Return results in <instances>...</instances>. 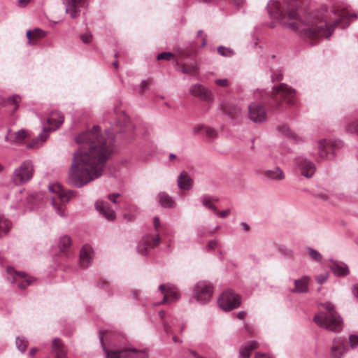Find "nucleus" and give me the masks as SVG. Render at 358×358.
Masks as SVG:
<instances>
[{
    "label": "nucleus",
    "instance_id": "44",
    "mask_svg": "<svg viewBox=\"0 0 358 358\" xmlns=\"http://www.w3.org/2000/svg\"><path fill=\"white\" fill-rule=\"evenodd\" d=\"M278 130L280 133H282V134L286 135V136H290L292 134L291 131L289 130V128L288 127V126H287L285 124L278 126Z\"/></svg>",
    "mask_w": 358,
    "mask_h": 358
},
{
    "label": "nucleus",
    "instance_id": "51",
    "mask_svg": "<svg viewBox=\"0 0 358 358\" xmlns=\"http://www.w3.org/2000/svg\"><path fill=\"white\" fill-rule=\"evenodd\" d=\"M101 287H103L106 291L108 292V295H112V293L108 290L109 288V284L106 281H103L101 284Z\"/></svg>",
    "mask_w": 358,
    "mask_h": 358
},
{
    "label": "nucleus",
    "instance_id": "4",
    "mask_svg": "<svg viewBox=\"0 0 358 358\" xmlns=\"http://www.w3.org/2000/svg\"><path fill=\"white\" fill-rule=\"evenodd\" d=\"M106 332L99 331V340L105 358H148V353L144 350H138L131 347H121L113 344L106 347L103 343Z\"/></svg>",
    "mask_w": 358,
    "mask_h": 358
},
{
    "label": "nucleus",
    "instance_id": "48",
    "mask_svg": "<svg viewBox=\"0 0 358 358\" xmlns=\"http://www.w3.org/2000/svg\"><path fill=\"white\" fill-rule=\"evenodd\" d=\"M215 83L220 87H227L229 85L227 79H217Z\"/></svg>",
    "mask_w": 358,
    "mask_h": 358
},
{
    "label": "nucleus",
    "instance_id": "46",
    "mask_svg": "<svg viewBox=\"0 0 358 358\" xmlns=\"http://www.w3.org/2000/svg\"><path fill=\"white\" fill-rule=\"evenodd\" d=\"M230 213H231L230 209H227V210H222V211H219L217 210V212H215L214 213L217 215L220 218H225L229 215Z\"/></svg>",
    "mask_w": 358,
    "mask_h": 358
},
{
    "label": "nucleus",
    "instance_id": "58",
    "mask_svg": "<svg viewBox=\"0 0 358 358\" xmlns=\"http://www.w3.org/2000/svg\"><path fill=\"white\" fill-rule=\"evenodd\" d=\"M39 351V349L37 348H32L29 352L30 357H34L35 354Z\"/></svg>",
    "mask_w": 358,
    "mask_h": 358
},
{
    "label": "nucleus",
    "instance_id": "57",
    "mask_svg": "<svg viewBox=\"0 0 358 358\" xmlns=\"http://www.w3.org/2000/svg\"><path fill=\"white\" fill-rule=\"evenodd\" d=\"M255 358H272L269 355L264 353H257Z\"/></svg>",
    "mask_w": 358,
    "mask_h": 358
},
{
    "label": "nucleus",
    "instance_id": "32",
    "mask_svg": "<svg viewBox=\"0 0 358 358\" xmlns=\"http://www.w3.org/2000/svg\"><path fill=\"white\" fill-rule=\"evenodd\" d=\"M11 228V222L3 215H0V237L7 234Z\"/></svg>",
    "mask_w": 358,
    "mask_h": 358
},
{
    "label": "nucleus",
    "instance_id": "22",
    "mask_svg": "<svg viewBox=\"0 0 358 358\" xmlns=\"http://www.w3.org/2000/svg\"><path fill=\"white\" fill-rule=\"evenodd\" d=\"M330 268L334 274L338 277H344L350 273L348 265L343 262L331 260Z\"/></svg>",
    "mask_w": 358,
    "mask_h": 358
},
{
    "label": "nucleus",
    "instance_id": "10",
    "mask_svg": "<svg viewBox=\"0 0 358 358\" xmlns=\"http://www.w3.org/2000/svg\"><path fill=\"white\" fill-rule=\"evenodd\" d=\"M34 167L31 161L25 160L13 171L12 181L16 185H23L31 179Z\"/></svg>",
    "mask_w": 358,
    "mask_h": 358
},
{
    "label": "nucleus",
    "instance_id": "38",
    "mask_svg": "<svg viewBox=\"0 0 358 358\" xmlns=\"http://www.w3.org/2000/svg\"><path fill=\"white\" fill-rule=\"evenodd\" d=\"M346 131L350 134L358 133V120L349 122L346 125Z\"/></svg>",
    "mask_w": 358,
    "mask_h": 358
},
{
    "label": "nucleus",
    "instance_id": "45",
    "mask_svg": "<svg viewBox=\"0 0 358 358\" xmlns=\"http://www.w3.org/2000/svg\"><path fill=\"white\" fill-rule=\"evenodd\" d=\"M328 273H323L315 276V280L319 284L324 283L328 278Z\"/></svg>",
    "mask_w": 358,
    "mask_h": 358
},
{
    "label": "nucleus",
    "instance_id": "14",
    "mask_svg": "<svg viewBox=\"0 0 358 358\" xmlns=\"http://www.w3.org/2000/svg\"><path fill=\"white\" fill-rule=\"evenodd\" d=\"M348 352L349 347L343 338H336L333 339L330 348L331 358H343Z\"/></svg>",
    "mask_w": 358,
    "mask_h": 358
},
{
    "label": "nucleus",
    "instance_id": "24",
    "mask_svg": "<svg viewBox=\"0 0 358 358\" xmlns=\"http://www.w3.org/2000/svg\"><path fill=\"white\" fill-rule=\"evenodd\" d=\"M45 33L41 29L36 28L34 30H28L26 33L27 38V44L30 45H35L37 41L44 37Z\"/></svg>",
    "mask_w": 358,
    "mask_h": 358
},
{
    "label": "nucleus",
    "instance_id": "50",
    "mask_svg": "<svg viewBox=\"0 0 358 358\" xmlns=\"http://www.w3.org/2000/svg\"><path fill=\"white\" fill-rule=\"evenodd\" d=\"M217 245V243L216 240H211L208 243V248L210 250H214L215 248H216Z\"/></svg>",
    "mask_w": 358,
    "mask_h": 358
},
{
    "label": "nucleus",
    "instance_id": "17",
    "mask_svg": "<svg viewBox=\"0 0 358 358\" xmlns=\"http://www.w3.org/2000/svg\"><path fill=\"white\" fill-rule=\"evenodd\" d=\"M297 164L300 169L301 173L307 178H311L316 171L315 164L306 157H301L299 158Z\"/></svg>",
    "mask_w": 358,
    "mask_h": 358
},
{
    "label": "nucleus",
    "instance_id": "54",
    "mask_svg": "<svg viewBox=\"0 0 358 358\" xmlns=\"http://www.w3.org/2000/svg\"><path fill=\"white\" fill-rule=\"evenodd\" d=\"M164 329L167 334L171 332V327L167 322L164 323Z\"/></svg>",
    "mask_w": 358,
    "mask_h": 358
},
{
    "label": "nucleus",
    "instance_id": "43",
    "mask_svg": "<svg viewBox=\"0 0 358 358\" xmlns=\"http://www.w3.org/2000/svg\"><path fill=\"white\" fill-rule=\"evenodd\" d=\"M205 132L208 137L212 138H214L217 136L216 130L212 127H205Z\"/></svg>",
    "mask_w": 358,
    "mask_h": 358
},
{
    "label": "nucleus",
    "instance_id": "59",
    "mask_svg": "<svg viewBox=\"0 0 358 358\" xmlns=\"http://www.w3.org/2000/svg\"><path fill=\"white\" fill-rule=\"evenodd\" d=\"M205 127L203 125H197L194 128V133H199L201 130L205 129Z\"/></svg>",
    "mask_w": 358,
    "mask_h": 358
},
{
    "label": "nucleus",
    "instance_id": "42",
    "mask_svg": "<svg viewBox=\"0 0 358 358\" xmlns=\"http://www.w3.org/2000/svg\"><path fill=\"white\" fill-rule=\"evenodd\" d=\"M173 55L170 52H163L157 55V59H165L169 61L173 57Z\"/></svg>",
    "mask_w": 358,
    "mask_h": 358
},
{
    "label": "nucleus",
    "instance_id": "55",
    "mask_svg": "<svg viewBox=\"0 0 358 358\" xmlns=\"http://www.w3.org/2000/svg\"><path fill=\"white\" fill-rule=\"evenodd\" d=\"M247 315V313L244 310L240 311L237 313V317L239 320H243Z\"/></svg>",
    "mask_w": 358,
    "mask_h": 358
},
{
    "label": "nucleus",
    "instance_id": "35",
    "mask_svg": "<svg viewBox=\"0 0 358 358\" xmlns=\"http://www.w3.org/2000/svg\"><path fill=\"white\" fill-rule=\"evenodd\" d=\"M71 238L68 236H63L59 241V248L62 252H64L71 245Z\"/></svg>",
    "mask_w": 358,
    "mask_h": 358
},
{
    "label": "nucleus",
    "instance_id": "15",
    "mask_svg": "<svg viewBox=\"0 0 358 358\" xmlns=\"http://www.w3.org/2000/svg\"><path fill=\"white\" fill-rule=\"evenodd\" d=\"M89 0H64L65 10L71 18H76L80 14V8L85 7Z\"/></svg>",
    "mask_w": 358,
    "mask_h": 358
},
{
    "label": "nucleus",
    "instance_id": "5",
    "mask_svg": "<svg viewBox=\"0 0 358 358\" xmlns=\"http://www.w3.org/2000/svg\"><path fill=\"white\" fill-rule=\"evenodd\" d=\"M296 90L289 87L285 83H281L278 86H273L272 89V99L271 106L274 110H278L282 101H285L288 104L294 105L295 101Z\"/></svg>",
    "mask_w": 358,
    "mask_h": 358
},
{
    "label": "nucleus",
    "instance_id": "8",
    "mask_svg": "<svg viewBox=\"0 0 358 358\" xmlns=\"http://www.w3.org/2000/svg\"><path fill=\"white\" fill-rule=\"evenodd\" d=\"M154 227L157 232L155 235L152 234H146L145 235L141 240L140 241L137 250L138 252L142 255H146L148 253V251L157 246L160 242V237L159 234V228L160 226V222L158 217H154Z\"/></svg>",
    "mask_w": 358,
    "mask_h": 358
},
{
    "label": "nucleus",
    "instance_id": "47",
    "mask_svg": "<svg viewBox=\"0 0 358 358\" xmlns=\"http://www.w3.org/2000/svg\"><path fill=\"white\" fill-rule=\"evenodd\" d=\"M92 34L90 33H85L80 36V39L84 43H89L91 41Z\"/></svg>",
    "mask_w": 358,
    "mask_h": 358
},
{
    "label": "nucleus",
    "instance_id": "39",
    "mask_svg": "<svg viewBox=\"0 0 358 358\" xmlns=\"http://www.w3.org/2000/svg\"><path fill=\"white\" fill-rule=\"evenodd\" d=\"M349 343V348H350L352 350H355L358 346V335L357 334H350L348 338Z\"/></svg>",
    "mask_w": 358,
    "mask_h": 358
},
{
    "label": "nucleus",
    "instance_id": "26",
    "mask_svg": "<svg viewBox=\"0 0 358 358\" xmlns=\"http://www.w3.org/2000/svg\"><path fill=\"white\" fill-rule=\"evenodd\" d=\"M263 176L272 180H282L285 178V174L278 166L273 169L266 170L263 172Z\"/></svg>",
    "mask_w": 358,
    "mask_h": 358
},
{
    "label": "nucleus",
    "instance_id": "36",
    "mask_svg": "<svg viewBox=\"0 0 358 358\" xmlns=\"http://www.w3.org/2000/svg\"><path fill=\"white\" fill-rule=\"evenodd\" d=\"M217 52L222 55V57H231L234 55L235 52L233 49L230 48H226L224 46H219L217 48Z\"/></svg>",
    "mask_w": 358,
    "mask_h": 358
},
{
    "label": "nucleus",
    "instance_id": "11",
    "mask_svg": "<svg viewBox=\"0 0 358 358\" xmlns=\"http://www.w3.org/2000/svg\"><path fill=\"white\" fill-rule=\"evenodd\" d=\"M220 307L225 310H231L238 308L241 304V297L231 289L222 292L218 299Z\"/></svg>",
    "mask_w": 358,
    "mask_h": 358
},
{
    "label": "nucleus",
    "instance_id": "13",
    "mask_svg": "<svg viewBox=\"0 0 358 358\" xmlns=\"http://www.w3.org/2000/svg\"><path fill=\"white\" fill-rule=\"evenodd\" d=\"M248 117L252 122L262 123L266 120V110L259 103L256 102L250 103L248 106Z\"/></svg>",
    "mask_w": 358,
    "mask_h": 358
},
{
    "label": "nucleus",
    "instance_id": "9",
    "mask_svg": "<svg viewBox=\"0 0 358 358\" xmlns=\"http://www.w3.org/2000/svg\"><path fill=\"white\" fill-rule=\"evenodd\" d=\"M213 293V286L208 281H199L192 287V296L201 304L208 303L212 299Z\"/></svg>",
    "mask_w": 358,
    "mask_h": 358
},
{
    "label": "nucleus",
    "instance_id": "25",
    "mask_svg": "<svg viewBox=\"0 0 358 358\" xmlns=\"http://www.w3.org/2000/svg\"><path fill=\"white\" fill-rule=\"evenodd\" d=\"M310 278L307 275L303 276L299 280H294L295 287L292 289L294 293H306L308 291V284Z\"/></svg>",
    "mask_w": 358,
    "mask_h": 358
},
{
    "label": "nucleus",
    "instance_id": "60",
    "mask_svg": "<svg viewBox=\"0 0 358 358\" xmlns=\"http://www.w3.org/2000/svg\"><path fill=\"white\" fill-rule=\"evenodd\" d=\"M241 225L245 231H248L250 230V226L246 222H242Z\"/></svg>",
    "mask_w": 358,
    "mask_h": 358
},
{
    "label": "nucleus",
    "instance_id": "40",
    "mask_svg": "<svg viewBox=\"0 0 358 358\" xmlns=\"http://www.w3.org/2000/svg\"><path fill=\"white\" fill-rule=\"evenodd\" d=\"M167 295L173 301H177L180 297V294L177 290H173L171 287H168Z\"/></svg>",
    "mask_w": 358,
    "mask_h": 358
},
{
    "label": "nucleus",
    "instance_id": "18",
    "mask_svg": "<svg viewBox=\"0 0 358 358\" xmlns=\"http://www.w3.org/2000/svg\"><path fill=\"white\" fill-rule=\"evenodd\" d=\"M96 210L108 221H113L115 219V212L109 207L108 202L99 200L95 203Z\"/></svg>",
    "mask_w": 358,
    "mask_h": 358
},
{
    "label": "nucleus",
    "instance_id": "1",
    "mask_svg": "<svg viewBox=\"0 0 358 358\" xmlns=\"http://www.w3.org/2000/svg\"><path fill=\"white\" fill-rule=\"evenodd\" d=\"M117 121L106 129L107 138L100 134V127L82 132L76 138L80 145L73 154L69 171L68 182L80 188L102 176L106 163L113 151V140L120 135L123 138L132 136L134 127L124 111L115 110Z\"/></svg>",
    "mask_w": 358,
    "mask_h": 358
},
{
    "label": "nucleus",
    "instance_id": "28",
    "mask_svg": "<svg viewBox=\"0 0 358 358\" xmlns=\"http://www.w3.org/2000/svg\"><path fill=\"white\" fill-rule=\"evenodd\" d=\"M159 201L164 208H173L176 206L173 199L166 192H159L158 194Z\"/></svg>",
    "mask_w": 358,
    "mask_h": 358
},
{
    "label": "nucleus",
    "instance_id": "61",
    "mask_svg": "<svg viewBox=\"0 0 358 358\" xmlns=\"http://www.w3.org/2000/svg\"><path fill=\"white\" fill-rule=\"evenodd\" d=\"M148 86V83L146 80H142V82L141 83V88L142 89V91H141V93L143 92V90L145 87H147Z\"/></svg>",
    "mask_w": 358,
    "mask_h": 358
},
{
    "label": "nucleus",
    "instance_id": "6",
    "mask_svg": "<svg viewBox=\"0 0 358 358\" xmlns=\"http://www.w3.org/2000/svg\"><path fill=\"white\" fill-rule=\"evenodd\" d=\"M48 189L50 192L56 194V197L52 198V205L56 213L62 217H65L66 213L63 206L74 196L75 192L73 191H64L62 186L57 183L49 185Z\"/></svg>",
    "mask_w": 358,
    "mask_h": 358
},
{
    "label": "nucleus",
    "instance_id": "31",
    "mask_svg": "<svg viewBox=\"0 0 358 358\" xmlns=\"http://www.w3.org/2000/svg\"><path fill=\"white\" fill-rule=\"evenodd\" d=\"M29 136L28 131L25 129H20L15 134L13 140H10L11 143L17 144L23 143L24 141Z\"/></svg>",
    "mask_w": 358,
    "mask_h": 358
},
{
    "label": "nucleus",
    "instance_id": "37",
    "mask_svg": "<svg viewBox=\"0 0 358 358\" xmlns=\"http://www.w3.org/2000/svg\"><path fill=\"white\" fill-rule=\"evenodd\" d=\"M180 68L181 71L185 74L195 73L198 71L199 69L198 65L196 64H193L191 65L182 64Z\"/></svg>",
    "mask_w": 358,
    "mask_h": 358
},
{
    "label": "nucleus",
    "instance_id": "21",
    "mask_svg": "<svg viewBox=\"0 0 358 358\" xmlns=\"http://www.w3.org/2000/svg\"><path fill=\"white\" fill-rule=\"evenodd\" d=\"M193 179L185 171H182L178 177L177 184L179 189L188 191L193 187Z\"/></svg>",
    "mask_w": 358,
    "mask_h": 358
},
{
    "label": "nucleus",
    "instance_id": "56",
    "mask_svg": "<svg viewBox=\"0 0 358 358\" xmlns=\"http://www.w3.org/2000/svg\"><path fill=\"white\" fill-rule=\"evenodd\" d=\"M159 289L160 290V292L163 294H167V290H168V288H166V286L165 285H160L159 286Z\"/></svg>",
    "mask_w": 358,
    "mask_h": 358
},
{
    "label": "nucleus",
    "instance_id": "20",
    "mask_svg": "<svg viewBox=\"0 0 358 358\" xmlns=\"http://www.w3.org/2000/svg\"><path fill=\"white\" fill-rule=\"evenodd\" d=\"M93 257V250L90 245H85L80 252V263L81 266L88 267L92 263Z\"/></svg>",
    "mask_w": 358,
    "mask_h": 358
},
{
    "label": "nucleus",
    "instance_id": "7",
    "mask_svg": "<svg viewBox=\"0 0 358 358\" xmlns=\"http://www.w3.org/2000/svg\"><path fill=\"white\" fill-rule=\"evenodd\" d=\"M341 144L340 141L320 139L317 143L316 152L313 155L322 159H332L336 150L341 147Z\"/></svg>",
    "mask_w": 358,
    "mask_h": 358
},
{
    "label": "nucleus",
    "instance_id": "16",
    "mask_svg": "<svg viewBox=\"0 0 358 358\" xmlns=\"http://www.w3.org/2000/svg\"><path fill=\"white\" fill-rule=\"evenodd\" d=\"M189 92L192 95L205 101L210 102L213 100L211 91L201 84L192 85L189 88Z\"/></svg>",
    "mask_w": 358,
    "mask_h": 358
},
{
    "label": "nucleus",
    "instance_id": "64",
    "mask_svg": "<svg viewBox=\"0 0 358 358\" xmlns=\"http://www.w3.org/2000/svg\"><path fill=\"white\" fill-rule=\"evenodd\" d=\"M317 196L319 198L322 199V200H324V201L328 199L327 195L326 194H324H324L322 193V194H317Z\"/></svg>",
    "mask_w": 358,
    "mask_h": 358
},
{
    "label": "nucleus",
    "instance_id": "29",
    "mask_svg": "<svg viewBox=\"0 0 358 358\" xmlns=\"http://www.w3.org/2000/svg\"><path fill=\"white\" fill-rule=\"evenodd\" d=\"M222 110L223 113L231 118H235L241 113V109L237 106H228L227 103L222 104Z\"/></svg>",
    "mask_w": 358,
    "mask_h": 358
},
{
    "label": "nucleus",
    "instance_id": "19",
    "mask_svg": "<svg viewBox=\"0 0 358 358\" xmlns=\"http://www.w3.org/2000/svg\"><path fill=\"white\" fill-rule=\"evenodd\" d=\"M63 122L64 117L59 112L52 111L47 118V122L48 124V127H46L47 130L48 132L50 131L55 130L62 124Z\"/></svg>",
    "mask_w": 358,
    "mask_h": 358
},
{
    "label": "nucleus",
    "instance_id": "33",
    "mask_svg": "<svg viewBox=\"0 0 358 358\" xmlns=\"http://www.w3.org/2000/svg\"><path fill=\"white\" fill-rule=\"evenodd\" d=\"M15 344L17 348L22 353L26 351L29 345L28 341L24 337H17L15 339Z\"/></svg>",
    "mask_w": 358,
    "mask_h": 358
},
{
    "label": "nucleus",
    "instance_id": "34",
    "mask_svg": "<svg viewBox=\"0 0 358 358\" xmlns=\"http://www.w3.org/2000/svg\"><path fill=\"white\" fill-rule=\"evenodd\" d=\"M307 252L309 255V257L313 259V261L316 262H321L322 260V255L321 253L316 250L315 249L308 247L307 248Z\"/></svg>",
    "mask_w": 358,
    "mask_h": 358
},
{
    "label": "nucleus",
    "instance_id": "23",
    "mask_svg": "<svg viewBox=\"0 0 358 358\" xmlns=\"http://www.w3.org/2000/svg\"><path fill=\"white\" fill-rule=\"evenodd\" d=\"M48 131L46 127L43 128V131L36 137L34 138L32 141L27 144V148L31 149H36L43 145L48 137Z\"/></svg>",
    "mask_w": 358,
    "mask_h": 358
},
{
    "label": "nucleus",
    "instance_id": "63",
    "mask_svg": "<svg viewBox=\"0 0 358 358\" xmlns=\"http://www.w3.org/2000/svg\"><path fill=\"white\" fill-rule=\"evenodd\" d=\"M10 131H11L10 129H8V134H7V135L5 136V140H6V141H9V142H10V140H13V138H11L10 137Z\"/></svg>",
    "mask_w": 358,
    "mask_h": 358
},
{
    "label": "nucleus",
    "instance_id": "3",
    "mask_svg": "<svg viewBox=\"0 0 358 358\" xmlns=\"http://www.w3.org/2000/svg\"><path fill=\"white\" fill-rule=\"evenodd\" d=\"M320 306L325 310H321L314 316L313 320L317 325L330 331H341L343 327V320L336 310L334 304L327 301L321 303Z\"/></svg>",
    "mask_w": 358,
    "mask_h": 358
},
{
    "label": "nucleus",
    "instance_id": "62",
    "mask_svg": "<svg viewBox=\"0 0 358 358\" xmlns=\"http://www.w3.org/2000/svg\"><path fill=\"white\" fill-rule=\"evenodd\" d=\"M206 43H207V39H206V35L204 34V36H203L202 38V41H201V46L202 48L205 47L206 45Z\"/></svg>",
    "mask_w": 358,
    "mask_h": 358
},
{
    "label": "nucleus",
    "instance_id": "27",
    "mask_svg": "<svg viewBox=\"0 0 358 358\" xmlns=\"http://www.w3.org/2000/svg\"><path fill=\"white\" fill-rule=\"evenodd\" d=\"M258 343L255 341L245 343L239 350V358H249L252 352L257 348Z\"/></svg>",
    "mask_w": 358,
    "mask_h": 358
},
{
    "label": "nucleus",
    "instance_id": "30",
    "mask_svg": "<svg viewBox=\"0 0 358 358\" xmlns=\"http://www.w3.org/2000/svg\"><path fill=\"white\" fill-rule=\"evenodd\" d=\"M214 197L204 194L200 197V201L203 206L210 210L213 213L217 212V207L213 203Z\"/></svg>",
    "mask_w": 358,
    "mask_h": 358
},
{
    "label": "nucleus",
    "instance_id": "49",
    "mask_svg": "<svg viewBox=\"0 0 358 358\" xmlns=\"http://www.w3.org/2000/svg\"><path fill=\"white\" fill-rule=\"evenodd\" d=\"M282 78V74L281 73H274V72H272V74H271V79L273 81H275V80H277V81H280L281 80Z\"/></svg>",
    "mask_w": 358,
    "mask_h": 358
},
{
    "label": "nucleus",
    "instance_id": "52",
    "mask_svg": "<svg viewBox=\"0 0 358 358\" xmlns=\"http://www.w3.org/2000/svg\"><path fill=\"white\" fill-rule=\"evenodd\" d=\"M119 196H120V194H109V195L108 196V199H109L110 201H111L113 203H116V202H117V201H116V199H117V197H119Z\"/></svg>",
    "mask_w": 358,
    "mask_h": 358
},
{
    "label": "nucleus",
    "instance_id": "2",
    "mask_svg": "<svg viewBox=\"0 0 358 358\" xmlns=\"http://www.w3.org/2000/svg\"><path fill=\"white\" fill-rule=\"evenodd\" d=\"M271 18L276 20L292 30L299 31L301 36L310 41H317L321 37L329 38L335 27H347L355 14L350 15L345 10L332 12L331 15H324L320 10L308 13L304 20L299 16L296 0H271L267 4Z\"/></svg>",
    "mask_w": 358,
    "mask_h": 358
},
{
    "label": "nucleus",
    "instance_id": "12",
    "mask_svg": "<svg viewBox=\"0 0 358 358\" xmlns=\"http://www.w3.org/2000/svg\"><path fill=\"white\" fill-rule=\"evenodd\" d=\"M7 273L10 275L8 279L11 283H17L20 289H25L31 285L32 280L24 272H17L13 267L7 268Z\"/></svg>",
    "mask_w": 358,
    "mask_h": 358
},
{
    "label": "nucleus",
    "instance_id": "41",
    "mask_svg": "<svg viewBox=\"0 0 358 358\" xmlns=\"http://www.w3.org/2000/svg\"><path fill=\"white\" fill-rule=\"evenodd\" d=\"M20 101V97L18 95H13L12 97H9L8 99V102L10 104H12L14 106L13 110H15L18 108L17 103Z\"/></svg>",
    "mask_w": 358,
    "mask_h": 358
},
{
    "label": "nucleus",
    "instance_id": "53",
    "mask_svg": "<svg viewBox=\"0 0 358 358\" xmlns=\"http://www.w3.org/2000/svg\"><path fill=\"white\" fill-rule=\"evenodd\" d=\"M353 295L358 299V283L354 285L352 288Z\"/></svg>",
    "mask_w": 358,
    "mask_h": 358
}]
</instances>
